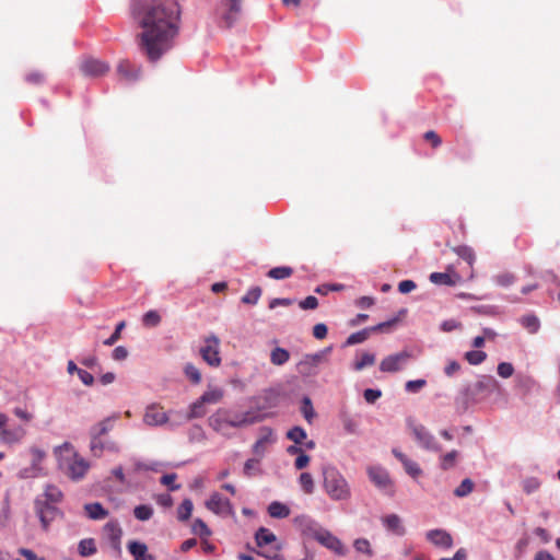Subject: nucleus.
Returning <instances> with one entry per match:
<instances>
[{
	"instance_id": "obj_1",
	"label": "nucleus",
	"mask_w": 560,
	"mask_h": 560,
	"mask_svg": "<svg viewBox=\"0 0 560 560\" xmlns=\"http://www.w3.org/2000/svg\"><path fill=\"white\" fill-rule=\"evenodd\" d=\"M130 12L142 30L138 46L154 63L175 46L180 30L182 10L177 0H131Z\"/></svg>"
},
{
	"instance_id": "obj_2",
	"label": "nucleus",
	"mask_w": 560,
	"mask_h": 560,
	"mask_svg": "<svg viewBox=\"0 0 560 560\" xmlns=\"http://www.w3.org/2000/svg\"><path fill=\"white\" fill-rule=\"evenodd\" d=\"M504 389L491 375H482L475 383L464 385L457 393L454 405L458 413L466 412L471 405L480 402L491 395L501 396Z\"/></svg>"
},
{
	"instance_id": "obj_3",
	"label": "nucleus",
	"mask_w": 560,
	"mask_h": 560,
	"mask_svg": "<svg viewBox=\"0 0 560 560\" xmlns=\"http://www.w3.org/2000/svg\"><path fill=\"white\" fill-rule=\"evenodd\" d=\"M120 417L119 412H114L101 421L92 424L89 429V450L94 457H102L105 452L119 453L120 446L112 440L108 434L115 428Z\"/></svg>"
},
{
	"instance_id": "obj_4",
	"label": "nucleus",
	"mask_w": 560,
	"mask_h": 560,
	"mask_svg": "<svg viewBox=\"0 0 560 560\" xmlns=\"http://www.w3.org/2000/svg\"><path fill=\"white\" fill-rule=\"evenodd\" d=\"M55 455L58 457V466L63 474L73 481L83 479L86 475L90 463L73 450L69 442H65L54 448Z\"/></svg>"
},
{
	"instance_id": "obj_5",
	"label": "nucleus",
	"mask_w": 560,
	"mask_h": 560,
	"mask_svg": "<svg viewBox=\"0 0 560 560\" xmlns=\"http://www.w3.org/2000/svg\"><path fill=\"white\" fill-rule=\"evenodd\" d=\"M322 474L324 490L332 501H348L351 498L347 479L335 466L324 465Z\"/></svg>"
},
{
	"instance_id": "obj_6",
	"label": "nucleus",
	"mask_w": 560,
	"mask_h": 560,
	"mask_svg": "<svg viewBox=\"0 0 560 560\" xmlns=\"http://www.w3.org/2000/svg\"><path fill=\"white\" fill-rule=\"evenodd\" d=\"M407 424L419 447L433 453H439L442 451V446L428 428L412 419H409Z\"/></svg>"
},
{
	"instance_id": "obj_7",
	"label": "nucleus",
	"mask_w": 560,
	"mask_h": 560,
	"mask_svg": "<svg viewBox=\"0 0 560 560\" xmlns=\"http://www.w3.org/2000/svg\"><path fill=\"white\" fill-rule=\"evenodd\" d=\"M243 0H215V12L226 27H232L241 16Z\"/></svg>"
},
{
	"instance_id": "obj_8",
	"label": "nucleus",
	"mask_w": 560,
	"mask_h": 560,
	"mask_svg": "<svg viewBox=\"0 0 560 560\" xmlns=\"http://www.w3.org/2000/svg\"><path fill=\"white\" fill-rule=\"evenodd\" d=\"M9 417L0 412V443L13 445L20 443L26 435V430L22 425L8 428Z\"/></svg>"
},
{
	"instance_id": "obj_9",
	"label": "nucleus",
	"mask_w": 560,
	"mask_h": 560,
	"mask_svg": "<svg viewBox=\"0 0 560 560\" xmlns=\"http://www.w3.org/2000/svg\"><path fill=\"white\" fill-rule=\"evenodd\" d=\"M264 420V416L259 410L249 408L246 411H233L229 409V421L231 428H244Z\"/></svg>"
},
{
	"instance_id": "obj_10",
	"label": "nucleus",
	"mask_w": 560,
	"mask_h": 560,
	"mask_svg": "<svg viewBox=\"0 0 560 560\" xmlns=\"http://www.w3.org/2000/svg\"><path fill=\"white\" fill-rule=\"evenodd\" d=\"M35 512L38 516L42 527L48 529L50 523L60 514V510L56 504L44 501L43 498L37 497L34 501Z\"/></svg>"
},
{
	"instance_id": "obj_11",
	"label": "nucleus",
	"mask_w": 560,
	"mask_h": 560,
	"mask_svg": "<svg viewBox=\"0 0 560 560\" xmlns=\"http://www.w3.org/2000/svg\"><path fill=\"white\" fill-rule=\"evenodd\" d=\"M220 340L215 335L205 339V346L200 348V355L210 366L218 368L221 364Z\"/></svg>"
},
{
	"instance_id": "obj_12",
	"label": "nucleus",
	"mask_w": 560,
	"mask_h": 560,
	"mask_svg": "<svg viewBox=\"0 0 560 560\" xmlns=\"http://www.w3.org/2000/svg\"><path fill=\"white\" fill-rule=\"evenodd\" d=\"M206 508L212 513L226 517L234 516L235 511L231 501L223 498L219 492H213L206 501Z\"/></svg>"
},
{
	"instance_id": "obj_13",
	"label": "nucleus",
	"mask_w": 560,
	"mask_h": 560,
	"mask_svg": "<svg viewBox=\"0 0 560 560\" xmlns=\"http://www.w3.org/2000/svg\"><path fill=\"white\" fill-rule=\"evenodd\" d=\"M411 353L404 350L385 357L380 363V370L385 373L401 371L409 362Z\"/></svg>"
},
{
	"instance_id": "obj_14",
	"label": "nucleus",
	"mask_w": 560,
	"mask_h": 560,
	"mask_svg": "<svg viewBox=\"0 0 560 560\" xmlns=\"http://www.w3.org/2000/svg\"><path fill=\"white\" fill-rule=\"evenodd\" d=\"M294 524L303 535L308 536L315 540H317L322 532L325 529V527H323L316 520L308 515L296 516L294 518Z\"/></svg>"
},
{
	"instance_id": "obj_15",
	"label": "nucleus",
	"mask_w": 560,
	"mask_h": 560,
	"mask_svg": "<svg viewBox=\"0 0 560 560\" xmlns=\"http://www.w3.org/2000/svg\"><path fill=\"white\" fill-rule=\"evenodd\" d=\"M143 423L148 427H162L165 425L168 420V413L165 411H162V408L156 404H151L145 407L144 413H143Z\"/></svg>"
},
{
	"instance_id": "obj_16",
	"label": "nucleus",
	"mask_w": 560,
	"mask_h": 560,
	"mask_svg": "<svg viewBox=\"0 0 560 560\" xmlns=\"http://www.w3.org/2000/svg\"><path fill=\"white\" fill-rule=\"evenodd\" d=\"M316 541L337 556H346L348 553V548L345 544L327 528L322 532Z\"/></svg>"
},
{
	"instance_id": "obj_17",
	"label": "nucleus",
	"mask_w": 560,
	"mask_h": 560,
	"mask_svg": "<svg viewBox=\"0 0 560 560\" xmlns=\"http://www.w3.org/2000/svg\"><path fill=\"white\" fill-rule=\"evenodd\" d=\"M366 472L371 482H373L374 486L380 490L386 491L393 486V481L387 469L381 465H373L368 467Z\"/></svg>"
},
{
	"instance_id": "obj_18",
	"label": "nucleus",
	"mask_w": 560,
	"mask_h": 560,
	"mask_svg": "<svg viewBox=\"0 0 560 560\" xmlns=\"http://www.w3.org/2000/svg\"><path fill=\"white\" fill-rule=\"evenodd\" d=\"M250 401L255 404V410L261 411L267 408H273L279 402V392L275 388H267L258 396L252 397Z\"/></svg>"
},
{
	"instance_id": "obj_19",
	"label": "nucleus",
	"mask_w": 560,
	"mask_h": 560,
	"mask_svg": "<svg viewBox=\"0 0 560 560\" xmlns=\"http://www.w3.org/2000/svg\"><path fill=\"white\" fill-rule=\"evenodd\" d=\"M425 538L435 547L445 550L451 549L454 545L452 535L447 530L441 528L428 530L425 533Z\"/></svg>"
},
{
	"instance_id": "obj_20",
	"label": "nucleus",
	"mask_w": 560,
	"mask_h": 560,
	"mask_svg": "<svg viewBox=\"0 0 560 560\" xmlns=\"http://www.w3.org/2000/svg\"><path fill=\"white\" fill-rule=\"evenodd\" d=\"M320 362V355L315 353L304 354L298 362L296 370L303 376H315L318 373Z\"/></svg>"
},
{
	"instance_id": "obj_21",
	"label": "nucleus",
	"mask_w": 560,
	"mask_h": 560,
	"mask_svg": "<svg viewBox=\"0 0 560 560\" xmlns=\"http://www.w3.org/2000/svg\"><path fill=\"white\" fill-rule=\"evenodd\" d=\"M109 65L95 58H85L81 63V71L89 77H101L107 73Z\"/></svg>"
},
{
	"instance_id": "obj_22",
	"label": "nucleus",
	"mask_w": 560,
	"mask_h": 560,
	"mask_svg": "<svg viewBox=\"0 0 560 560\" xmlns=\"http://www.w3.org/2000/svg\"><path fill=\"white\" fill-rule=\"evenodd\" d=\"M208 424L213 431L225 435V428L230 427L229 409H218L209 417Z\"/></svg>"
},
{
	"instance_id": "obj_23",
	"label": "nucleus",
	"mask_w": 560,
	"mask_h": 560,
	"mask_svg": "<svg viewBox=\"0 0 560 560\" xmlns=\"http://www.w3.org/2000/svg\"><path fill=\"white\" fill-rule=\"evenodd\" d=\"M117 72L128 83H135L141 78V67H135L129 60H121Z\"/></svg>"
},
{
	"instance_id": "obj_24",
	"label": "nucleus",
	"mask_w": 560,
	"mask_h": 560,
	"mask_svg": "<svg viewBox=\"0 0 560 560\" xmlns=\"http://www.w3.org/2000/svg\"><path fill=\"white\" fill-rule=\"evenodd\" d=\"M393 455L401 463L405 471L413 479H417L422 475V469L419 464L412 459H410L407 455H405L398 448L392 450Z\"/></svg>"
},
{
	"instance_id": "obj_25",
	"label": "nucleus",
	"mask_w": 560,
	"mask_h": 560,
	"mask_svg": "<svg viewBox=\"0 0 560 560\" xmlns=\"http://www.w3.org/2000/svg\"><path fill=\"white\" fill-rule=\"evenodd\" d=\"M128 550L135 560H154V557L148 552V547L141 541H130Z\"/></svg>"
},
{
	"instance_id": "obj_26",
	"label": "nucleus",
	"mask_w": 560,
	"mask_h": 560,
	"mask_svg": "<svg viewBox=\"0 0 560 560\" xmlns=\"http://www.w3.org/2000/svg\"><path fill=\"white\" fill-rule=\"evenodd\" d=\"M260 432H261V434H260L259 439L253 445V453H255L257 455H264L265 445L273 442V439H272L273 431L271 428L262 427L260 429Z\"/></svg>"
},
{
	"instance_id": "obj_27",
	"label": "nucleus",
	"mask_w": 560,
	"mask_h": 560,
	"mask_svg": "<svg viewBox=\"0 0 560 560\" xmlns=\"http://www.w3.org/2000/svg\"><path fill=\"white\" fill-rule=\"evenodd\" d=\"M382 522L386 529L393 532L395 535H405V527L402 526L401 520L397 514H388L383 517Z\"/></svg>"
},
{
	"instance_id": "obj_28",
	"label": "nucleus",
	"mask_w": 560,
	"mask_h": 560,
	"mask_svg": "<svg viewBox=\"0 0 560 560\" xmlns=\"http://www.w3.org/2000/svg\"><path fill=\"white\" fill-rule=\"evenodd\" d=\"M167 413L170 420L166 424L168 425L170 430H175L185 424L187 421H190L188 413L182 410H170Z\"/></svg>"
},
{
	"instance_id": "obj_29",
	"label": "nucleus",
	"mask_w": 560,
	"mask_h": 560,
	"mask_svg": "<svg viewBox=\"0 0 560 560\" xmlns=\"http://www.w3.org/2000/svg\"><path fill=\"white\" fill-rule=\"evenodd\" d=\"M276 540H277L276 535L270 529H268L266 527L258 528L255 534V541H256L257 546L260 548L268 546L270 544H273V542H276Z\"/></svg>"
},
{
	"instance_id": "obj_30",
	"label": "nucleus",
	"mask_w": 560,
	"mask_h": 560,
	"mask_svg": "<svg viewBox=\"0 0 560 560\" xmlns=\"http://www.w3.org/2000/svg\"><path fill=\"white\" fill-rule=\"evenodd\" d=\"M268 514L272 517V518H285L290 515V509L288 505H285L284 503L280 502V501H272L269 505H268Z\"/></svg>"
},
{
	"instance_id": "obj_31",
	"label": "nucleus",
	"mask_w": 560,
	"mask_h": 560,
	"mask_svg": "<svg viewBox=\"0 0 560 560\" xmlns=\"http://www.w3.org/2000/svg\"><path fill=\"white\" fill-rule=\"evenodd\" d=\"M84 510L91 520H103L108 515L107 510L98 502L86 503Z\"/></svg>"
},
{
	"instance_id": "obj_32",
	"label": "nucleus",
	"mask_w": 560,
	"mask_h": 560,
	"mask_svg": "<svg viewBox=\"0 0 560 560\" xmlns=\"http://www.w3.org/2000/svg\"><path fill=\"white\" fill-rule=\"evenodd\" d=\"M39 497L43 498L44 501L57 504L61 502L63 494L57 486L49 483L46 485L44 493Z\"/></svg>"
},
{
	"instance_id": "obj_33",
	"label": "nucleus",
	"mask_w": 560,
	"mask_h": 560,
	"mask_svg": "<svg viewBox=\"0 0 560 560\" xmlns=\"http://www.w3.org/2000/svg\"><path fill=\"white\" fill-rule=\"evenodd\" d=\"M290 359V353L287 349L276 347L270 352V362L273 365L281 366L285 364Z\"/></svg>"
},
{
	"instance_id": "obj_34",
	"label": "nucleus",
	"mask_w": 560,
	"mask_h": 560,
	"mask_svg": "<svg viewBox=\"0 0 560 560\" xmlns=\"http://www.w3.org/2000/svg\"><path fill=\"white\" fill-rule=\"evenodd\" d=\"M187 413L190 420L205 417L207 413L206 404L202 402L200 398H198L189 405Z\"/></svg>"
},
{
	"instance_id": "obj_35",
	"label": "nucleus",
	"mask_w": 560,
	"mask_h": 560,
	"mask_svg": "<svg viewBox=\"0 0 560 560\" xmlns=\"http://www.w3.org/2000/svg\"><path fill=\"white\" fill-rule=\"evenodd\" d=\"M340 420L342 422V427L346 433L348 434H358L359 433V422L349 413L341 412Z\"/></svg>"
},
{
	"instance_id": "obj_36",
	"label": "nucleus",
	"mask_w": 560,
	"mask_h": 560,
	"mask_svg": "<svg viewBox=\"0 0 560 560\" xmlns=\"http://www.w3.org/2000/svg\"><path fill=\"white\" fill-rule=\"evenodd\" d=\"M301 413L307 423H312L314 418L316 417L315 409L313 407L312 399L308 396H303L301 401Z\"/></svg>"
},
{
	"instance_id": "obj_37",
	"label": "nucleus",
	"mask_w": 560,
	"mask_h": 560,
	"mask_svg": "<svg viewBox=\"0 0 560 560\" xmlns=\"http://www.w3.org/2000/svg\"><path fill=\"white\" fill-rule=\"evenodd\" d=\"M371 334L372 332H371L370 327H366L359 331H355L347 338L345 346H353V345L362 343L370 337Z\"/></svg>"
},
{
	"instance_id": "obj_38",
	"label": "nucleus",
	"mask_w": 560,
	"mask_h": 560,
	"mask_svg": "<svg viewBox=\"0 0 560 560\" xmlns=\"http://www.w3.org/2000/svg\"><path fill=\"white\" fill-rule=\"evenodd\" d=\"M223 390L219 387L206 390L199 398L205 404H218L223 398Z\"/></svg>"
},
{
	"instance_id": "obj_39",
	"label": "nucleus",
	"mask_w": 560,
	"mask_h": 560,
	"mask_svg": "<svg viewBox=\"0 0 560 560\" xmlns=\"http://www.w3.org/2000/svg\"><path fill=\"white\" fill-rule=\"evenodd\" d=\"M459 453L456 450L447 452L440 457V467L442 470H450L456 465Z\"/></svg>"
},
{
	"instance_id": "obj_40",
	"label": "nucleus",
	"mask_w": 560,
	"mask_h": 560,
	"mask_svg": "<svg viewBox=\"0 0 560 560\" xmlns=\"http://www.w3.org/2000/svg\"><path fill=\"white\" fill-rule=\"evenodd\" d=\"M285 436L288 440L295 444H302L303 441L307 438V433L304 428L294 425L287 432Z\"/></svg>"
},
{
	"instance_id": "obj_41",
	"label": "nucleus",
	"mask_w": 560,
	"mask_h": 560,
	"mask_svg": "<svg viewBox=\"0 0 560 560\" xmlns=\"http://www.w3.org/2000/svg\"><path fill=\"white\" fill-rule=\"evenodd\" d=\"M516 387L524 393H529L536 386L535 380L529 375L517 374L515 377Z\"/></svg>"
},
{
	"instance_id": "obj_42",
	"label": "nucleus",
	"mask_w": 560,
	"mask_h": 560,
	"mask_svg": "<svg viewBox=\"0 0 560 560\" xmlns=\"http://www.w3.org/2000/svg\"><path fill=\"white\" fill-rule=\"evenodd\" d=\"M194 509L192 501L190 499H185L180 503V505L177 509V518L180 522L188 521L191 516V512Z\"/></svg>"
},
{
	"instance_id": "obj_43",
	"label": "nucleus",
	"mask_w": 560,
	"mask_h": 560,
	"mask_svg": "<svg viewBox=\"0 0 560 560\" xmlns=\"http://www.w3.org/2000/svg\"><path fill=\"white\" fill-rule=\"evenodd\" d=\"M292 273H293V269L291 267L279 266V267L271 268L268 271L267 276L275 280H282V279L291 277Z\"/></svg>"
},
{
	"instance_id": "obj_44",
	"label": "nucleus",
	"mask_w": 560,
	"mask_h": 560,
	"mask_svg": "<svg viewBox=\"0 0 560 560\" xmlns=\"http://www.w3.org/2000/svg\"><path fill=\"white\" fill-rule=\"evenodd\" d=\"M375 360H376V355L374 353L364 352V353H362L360 359L354 361L352 368L354 371H362L364 368L374 364Z\"/></svg>"
},
{
	"instance_id": "obj_45",
	"label": "nucleus",
	"mask_w": 560,
	"mask_h": 560,
	"mask_svg": "<svg viewBox=\"0 0 560 560\" xmlns=\"http://www.w3.org/2000/svg\"><path fill=\"white\" fill-rule=\"evenodd\" d=\"M191 532L202 539L208 538L211 535L210 528L201 518H196L192 522Z\"/></svg>"
},
{
	"instance_id": "obj_46",
	"label": "nucleus",
	"mask_w": 560,
	"mask_h": 560,
	"mask_svg": "<svg viewBox=\"0 0 560 560\" xmlns=\"http://www.w3.org/2000/svg\"><path fill=\"white\" fill-rule=\"evenodd\" d=\"M521 324L530 334H536L540 327V322H539L538 317L533 314L523 316L521 318Z\"/></svg>"
},
{
	"instance_id": "obj_47",
	"label": "nucleus",
	"mask_w": 560,
	"mask_h": 560,
	"mask_svg": "<svg viewBox=\"0 0 560 560\" xmlns=\"http://www.w3.org/2000/svg\"><path fill=\"white\" fill-rule=\"evenodd\" d=\"M78 551L82 557H89L96 552L95 541L92 538L82 539L79 542Z\"/></svg>"
},
{
	"instance_id": "obj_48",
	"label": "nucleus",
	"mask_w": 560,
	"mask_h": 560,
	"mask_svg": "<svg viewBox=\"0 0 560 560\" xmlns=\"http://www.w3.org/2000/svg\"><path fill=\"white\" fill-rule=\"evenodd\" d=\"M133 515L139 521H149L153 515V508L149 504H140L133 509Z\"/></svg>"
},
{
	"instance_id": "obj_49",
	"label": "nucleus",
	"mask_w": 560,
	"mask_h": 560,
	"mask_svg": "<svg viewBox=\"0 0 560 560\" xmlns=\"http://www.w3.org/2000/svg\"><path fill=\"white\" fill-rule=\"evenodd\" d=\"M453 250L456 253L458 257H460L463 260L467 261L470 266L475 261V253L471 247L467 245H460L457 247H454Z\"/></svg>"
},
{
	"instance_id": "obj_50",
	"label": "nucleus",
	"mask_w": 560,
	"mask_h": 560,
	"mask_svg": "<svg viewBox=\"0 0 560 560\" xmlns=\"http://www.w3.org/2000/svg\"><path fill=\"white\" fill-rule=\"evenodd\" d=\"M299 483L306 494H312L314 492V479L310 472H302L299 477Z\"/></svg>"
},
{
	"instance_id": "obj_51",
	"label": "nucleus",
	"mask_w": 560,
	"mask_h": 560,
	"mask_svg": "<svg viewBox=\"0 0 560 560\" xmlns=\"http://www.w3.org/2000/svg\"><path fill=\"white\" fill-rule=\"evenodd\" d=\"M465 359L471 365H479L487 359V353L482 350H470L465 353Z\"/></svg>"
},
{
	"instance_id": "obj_52",
	"label": "nucleus",
	"mask_w": 560,
	"mask_h": 560,
	"mask_svg": "<svg viewBox=\"0 0 560 560\" xmlns=\"http://www.w3.org/2000/svg\"><path fill=\"white\" fill-rule=\"evenodd\" d=\"M184 374L192 384L197 385L201 382V373L192 363H187L184 366Z\"/></svg>"
},
{
	"instance_id": "obj_53",
	"label": "nucleus",
	"mask_w": 560,
	"mask_h": 560,
	"mask_svg": "<svg viewBox=\"0 0 560 560\" xmlns=\"http://www.w3.org/2000/svg\"><path fill=\"white\" fill-rule=\"evenodd\" d=\"M474 482L469 478H465L460 485L454 490V495L457 498L467 497L474 490Z\"/></svg>"
},
{
	"instance_id": "obj_54",
	"label": "nucleus",
	"mask_w": 560,
	"mask_h": 560,
	"mask_svg": "<svg viewBox=\"0 0 560 560\" xmlns=\"http://www.w3.org/2000/svg\"><path fill=\"white\" fill-rule=\"evenodd\" d=\"M260 295H261V289L259 287H253L242 298V302L245 304L255 305L258 303Z\"/></svg>"
},
{
	"instance_id": "obj_55",
	"label": "nucleus",
	"mask_w": 560,
	"mask_h": 560,
	"mask_svg": "<svg viewBox=\"0 0 560 560\" xmlns=\"http://www.w3.org/2000/svg\"><path fill=\"white\" fill-rule=\"evenodd\" d=\"M142 323L147 327H156L161 323V316L156 311L150 310L144 313Z\"/></svg>"
},
{
	"instance_id": "obj_56",
	"label": "nucleus",
	"mask_w": 560,
	"mask_h": 560,
	"mask_svg": "<svg viewBox=\"0 0 560 560\" xmlns=\"http://www.w3.org/2000/svg\"><path fill=\"white\" fill-rule=\"evenodd\" d=\"M493 282L499 287H510L515 282V276L511 272H503L493 277Z\"/></svg>"
},
{
	"instance_id": "obj_57",
	"label": "nucleus",
	"mask_w": 560,
	"mask_h": 560,
	"mask_svg": "<svg viewBox=\"0 0 560 560\" xmlns=\"http://www.w3.org/2000/svg\"><path fill=\"white\" fill-rule=\"evenodd\" d=\"M430 281L434 284L453 285L455 282L451 276L446 272H432L430 275Z\"/></svg>"
},
{
	"instance_id": "obj_58",
	"label": "nucleus",
	"mask_w": 560,
	"mask_h": 560,
	"mask_svg": "<svg viewBox=\"0 0 560 560\" xmlns=\"http://www.w3.org/2000/svg\"><path fill=\"white\" fill-rule=\"evenodd\" d=\"M31 454H32V463L31 465H33L34 467L38 468L40 471H43V467H42V462L44 460L45 456H46V453L45 451L38 448V447H31L30 450Z\"/></svg>"
},
{
	"instance_id": "obj_59",
	"label": "nucleus",
	"mask_w": 560,
	"mask_h": 560,
	"mask_svg": "<svg viewBox=\"0 0 560 560\" xmlns=\"http://www.w3.org/2000/svg\"><path fill=\"white\" fill-rule=\"evenodd\" d=\"M188 439L190 442H201L206 440V433L201 425L194 424L188 431Z\"/></svg>"
},
{
	"instance_id": "obj_60",
	"label": "nucleus",
	"mask_w": 560,
	"mask_h": 560,
	"mask_svg": "<svg viewBox=\"0 0 560 560\" xmlns=\"http://www.w3.org/2000/svg\"><path fill=\"white\" fill-rule=\"evenodd\" d=\"M353 547L358 552L366 553L370 557L373 556V550L371 548L370 541L366 538L355 539Z\"/></svg>"
},
{
	"instance_id": "obj_61",
	"label": "nucleus",
	"mask_w": 560,
	"mask_h": 560,
	"mask_svg": "<svg viewBox=\"0 0 560 560\" xmlns=\"http://www.w3.org/2000/svg\"><path fill=\"white\" fill-rule=\"evenodd\" d=\"M125 327H126V323L124 320L119 322L116 325L114 332L107 339H105L103 343L105 346L115 345L118 341V339L120 338V334Z\"/></svg>"
},
{
	"instance_id": "obj_62",
	"label": "nucleus",
	"mask_w": 560,
	"mask_h": 560,
	"mask_svg": "<svg viewBox=\"0 0 560 560\" xmlns=\"http://www.w3.org/2000/svg\"><path fill=\"white\" fill-rule=\"evenodd\" d=\"M539 487H540V481L536 477H529L523 481V490L527 494L534 493L535 491H537L539 489Z\"/></svg>"
},
{
	"instance_id": "obj_63",
	"label": "nucleus",
	"mask_w": 560,
	"mask_h": 560,
	"mask_svg": "<svg viewBox=\"0 0 560 560\" xmlns=\"http://www.w3.org/2000/svg\"><path fill=\"white\" fill-rule=\"evenodd\" d=\"M427 385V381L423 378L418 380H411L406 382L405 384V390L407 393H418L420 389H422Z\"/></svg>"
},
{
	"instance_id": "obj_64",
	"label": "nucleus",
	"mask_w": 560,
	"mask_h": 560,
	"mask_svg": "<svg viewBox=\"0 0 560 560\" xmlns=\"http://www.w3.org/2000/svg\"><path fill=\"white\" fill-rule=\"evenodd\" d=\"M497 372L499 376L503 378H509L514 373V366L510 362H501L498 364Z\"/></svg>"
}]
</instances>
